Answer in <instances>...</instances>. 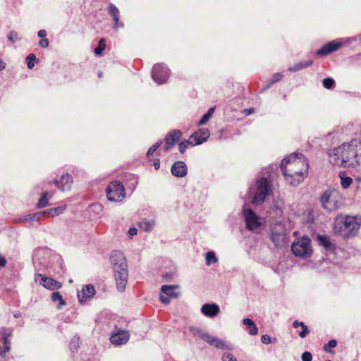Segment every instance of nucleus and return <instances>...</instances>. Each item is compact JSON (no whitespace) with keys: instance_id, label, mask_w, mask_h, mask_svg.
Instances as JSON below:
<instances>
[{"instance_id":"obj_1","label":"nucleus","mask_w":361,"mask_h":361,"mask_svg":"<svg viewBox=\"0 0 361 361\" xmlns=\"http://www.w3.org/2000/svg\"><path fill=\"white\" fill-rule=\"evenodd\" d=\"M329 157L330 163L334 166L355 168L361 164V140H353L333 148L329 150Z\"/></svg>"},{"instance_id":"obj_2","label":"nucleus","mask_w":361,"mask_h":361,"mask_svg":"<svg viewBox=\"0 0 361 361\" xmlns=\"http://www.w3.org/2000/svg\"><path fill=\"white\" fill-rule=\"evenodd\" d=\"M309 164L302 153H293L285 157L280 168L286 180L291 185H298L307 174Z\"/></svg>"},{"instance_id":"obj_3","label":"nucleus","mask_w":361,"mask_h":361,"mask_svg":"<svg viewBox=\"0 0 361 361\" xmlns=\"http://www.w3.org/2000/svg\"><path fill=\"white\" fill-rule=\"evenodd\" d=\"M276 170V165H269L262 169L255 181V192L251 201L253 204H262L266 198L272 194V184Z\"/></svg>"},{"instance_id":"obj_4","label":"nucleus","mask_w":361,"mask_h":361,"mask_svg":"<svg viewBox=\"0 0 361 361\" xmlns=\"http://www.w3.org/2000/svg\"><path fill=\"white\" fill-rule=\"evenodd\" d=\"M109 259L116 288L122 293L126 289L128 279V266L126 257L122 251L114 250L111 252Z\"/></svg>"},{"instance_id":"obj_5","label":"nucleus","mask_w":361,"mask_h":361,"mask_svg":"<svg viewBox=\"0 0 361 361\" xmlns=\"http://www.w3.org/2000/svg\"><path fill=\"white\" fill-rule=\"evenodd\" d=\"M360 226L356 216L340 214L334 220L335 232L344 238L355 235Z\"/></svg>"},{"instance_id":"obj_6","label":"nucleus","mask_w":361,"mask_h":361,"mask_svg":"<svg viewBox=\"0 0 361 361\" xmlns=\"http://www.w3.org/2000/svg\"><path fill=\"white\" fill-rule=\"evenodd\" d=\"M338 191L331 187L324 190L319 198L322 207L328 211L332 212L338 208Z\"/></svg>"},{"instance_id":"obj_7","label":"nucleus","mask_w":361,"mask_h":361,"mask_svg":"<svg viewBox=\"0 0 361 361\" xmlns=\"http://www.w3.org/2000/svg\"><path fill=\"white\" fill-rule=\"evenodd\" d=\"M13 329L2 327L0 329V361H8L11 349V336Z\"/></svg>"},{"instance_id":"obj_8","label":"nucleus","mask_w":361,"mask_h":361,"mask_svg":"<svg viewBox=\"0 0 361 361\" xmlns=\"http://www.w3.org/2000/svg\"><path fill=\"white\" fill-rule=\"evenodd\" d=\"M291 250L295 257L307 258L312 253L311 240L309 237L304 235L291 245Z\"/></svg>"},{"instance_id":"obj_9","label":"nucleus","mask_w":361,"mask_h":361,"mask_svg":"<svg viewBox=\"0 0 361 361\" xmlns=\"http://www.w3.org/2000/svg\"><path fill=\"white\" fill-rule=\"evenodd\" d=\"M209 136L210 131L208 128H202L198 129L194 132L188 140H182V153L188 146L194 147L205 142L207 141Z\"/></svg>"},{"instance_id":"obj_10","label":"nucleus","mask_w":361,"mask_h":361,"mask_svg":"<svg viewBox=\"0 0 361 361\" xmlns=\"http://www.w3.org/2000/svg\"><path fill=\"white\" fill-rule=\"evenodd\" d=\"M106 197L111 202H120L126 196L123 183L118 180L111 182L106 188Z\"/></svg>"},{"instance_id":"obj_11","label":"nucleus","mask_w":361,"mask_h":361,"mask_svg":"<svg viewBox=\"0 0 361 361\" xmlns=\"http://www.w3.org/2000/svg\"><path fill=\"white\" fill-rule=\"evenodd\" d=\"M243 214L245 221L246 228L252 232H258L260 230L262 223L257 214L250 208L243 209Z\"/></svg>"},{"instance_id":"obj_12","label":"nucleus","mask_w":361,"mask_h":361,"mask_svg":"<svg viewBox=\"0 0 361 361\" xmlns=\"http://www.w3.org/2000/svg\"><path fill=\"white\" fill-rule=\"evenodd\" d=\"M286 229L283 224H276L271 227L270 238L276 247L283 245L286 243Z\"/></svg>"},{"instance_id":"obj_13","label":"nucleus","mask_w":361,"mask_h":361,"mask_svg":"<svg viewBox=\"0 0 361 361\" xmlns=\"http://www.w3.org/2000/svg\"><path fill=\"white\" fill-rule=\"evenodd\" d=\"M169 72V69L164 63H157L152 68V78L157 85H162L168 80Z\"/></svg>"},{"instance_id":"obj_14","label":"nucleus","mask_w":361,"mask_h":361,"mask_svg":"<svg viewBox=\"0 0 361 361\" xmlns=\"http://www.w3.org/2000/svg\"><path fill=\"white\" fill-rule=\"evenodd\" d=\"M348 39H337L326 43L315 51V55L319 57L326 56L338 50L348 41Z\"/></svg>"},{"instance_id":"obj_15","label":"nucleus","mask_w":361,"mask_h":361,"mask_svg":"<svg viewBox=\"0 0 361 361\" xmlns=\"http://www.w3.org/2000/svg\"><path fill=\"white\" fill-rule=\"evenodd\" d=\"M35 280L36 282H39L41 286L50 290H58L61 288V283L59 281L42 274H36L35 275Z\"/></svg>"},{"instance_id":"obj_16","label":"nucleus","mask_w":361,"mask_h":361,"mask_svg":"<svg viewBox=\"0 0 361 361\" xmlns=\"http://www.w3.org/2000/svg\"><path fill=\"white\" fill-rule=\"evenodd\" d=\"M178 285H163L161 287L159 299L162 303L169 304L171 298L178 297V294L174 293V290L178 288Z\"/></svg>"},{"instance_id":"obj_17","label":"nucleus","mask_w":361,"mask_h":361,"mask_svg":"<svg viewBox=\"0 0 361 361\" xmlns=\"http://www.w3.org/2000/svg\"><path fill=\"white\" fill-rule=\"evenodd\" d=\"M165 145L164 146L165 151H169L171 149L172 147H173L176 144H178L179 146V150L180 151V142L178 143L179 140H180V130H172L169 132L164 138Z\"/></svg>"},{"instance_id":"obj_18","label":"nucleus","mask_w":361,"mask_h":361,"mask_svg":"<svg viewBox=\"0 0 361 361\" xmlns=\"http://www.w3.org/2000/svg\"><path fill=\"white\" fill-rule=\"evenodd\" d=\"M129 338L130 334L128 331L119 330L111 334L110 341L114 345H121L126 343Z\"/></svg>"},{"instance_id":"obj_19","label":"nucleus","mask_w":361,"mask_h":361,"mask_svg":"<svg viewBox=\"0 0 361 361\" xmlns=\"http://www.w3.org/2000/svg\"><path fill=\"white\" fill-rule=\"evenodd\" d=\"M95 288L93 285L87 284L82 287L81 291L78 293V299L80 304L85 303L95 295Z\"/></svg>"},{"instance_id":"obj_20","label":"nucleus","mask_w":361,"mask_h":361,"mask_svg":"<svg viewBox=\"0 0 361 361\" xmlns=\"http://www.w3.org/2000/svg\"><path fill=\"white\" fill-rule=\"evenodd\" d=\"M108 13L114 20L113 27L115 30L124 27V23L120 20V11L114 4L109 5Z\"/></svg>"},{"instance_id":"obj_21","label":"nucleus","mask_w":361,"mask_h":361,"mask_svg":"<svg viewBox=\"0 0 361 361\" xmlns=\"http://www.w3.org/2000/svg\"><path fill=\"white\" fill-rule=\"evenodd\" d=\"M200 311L205 317L214 318L220 312V308L216 303H205L201 307Z\"/></svg>"},{"instance_id":"obj_22","label":"nucleus","mask_w":361,"mask_h":361,"mask_svg":"<svg viewBox=\"0 0 361 361\" xmlns=\"http://www.w3.org/2000/svg\"><path fill=\"white\" fill-rule=\"evenodd\" d=\"M207 343L217 349L228 350H231L233 349V346L231 343H226L223 340L212 335H209V338L207 339Z\"/></svg>"},{"instance_id":"obj_23","label":"nucleus","mask_w":361,"mask_h":361,"mask_svg":"<svg viewBox=\"0 0 361 361\" xmlns=\"http://www.w3.org/2000/svg\"><path fill=\"white\" fill-rule=\"evenodd\" d=\"M317 240L319 245L322 246L326 252H335L336 245L331 242L329 236L326 235H318Z\"/></svg>"},{"instance_id":"obj_24","label":"nucleus","mask_w":361,"mask_h":361,"mask_svg":"<svg viewBox=\"0 0 361 361\" xmlns=\"http://www.w3.org/2000/svg\"><path fill=\"white\" fill-rule=\"evenodd\" d=\"M71 183V176L68 173L62 175L60 180H55L56 187L61 191L70 190Z\"/></svg>"},{"instance_id":"obj_25","label":"nucleus","mask_w":361,"mask_h":361,"mask_svg":"<svg viewBox=\"0 0 361 361\" xmlns=\"http://www.w3.org/2000/svg\"><path fill=\"white\" fill-rule=\"evenodd\" d=\"M45 219H44V212L43 211L35 212L32 214H29L27 215L23 216L20 221H29V222H33L37 221H41Z\"/></svg>"},{"instance_id":"obj_26","label":"nucleus","mask_w":361,"mask_h":361,"mask_svg":"<svg viewBox=\"0 0 361 361\" xmlns=\"http://www.w3.org/2000/svg\"><path fill=\"white\" fill-rule=\"evenodd\" d=\"M66 209V205H61L44 210L43 212H44V219H47L50 216H56L59 214H61L62 213H63Z\"/></svg>"},{"instance_id":"obj_27","label":"nucleus","mask_w":361,"mask_h":361,"mask_svg":"<svg viewBox=\"0 0 361 361\" xmlns=\"http://www.w3.org/2000/svg\"><path fill=\"white\" fill-rule=\"evenodd\" d=\"M313 64L312 60H307V61H300L297 63H295L294 66L288 67V71L290 72H298L301 70L305 69L310 66H311Z\"/></svg>"},{"instance_id":"obj_28","label":"nucleus","mask_w":361,"mask_h":361,"mask_svg":"<svg viewBox=\"0 0 361 361\" xmlns=\"http://www.w3.org/2000/svg\"><path fill=\"white\" fill-rule=\"evenodd\" d=\"M52 197V193L49 191L42 192L40 197L37 203V207L42 209L46 207L49 203V198Z\"/></svg>"},{"instance_id":"obj_29","label":"nucleus","mask_w":361,"mask_h":361,"mask_svg":"<svg viewBox=\"0 0 361 361\" xmlns=\"http://www.w3.org/2000/svg\"><path fill=\"white\" fill-rule=\"evenodd\" d=\"M51 301L54 302H58V305L56 306V308L58 310H61L62 308V307H63L66 305V302L63 299L62 295L58 291L53 292L51 294Z\"/></svg>"},{"instance_id":"obj_30","label":"nucleus","mask_w":361,"mask_h":361,"mask_svg":"<svg viewBox=\"0 0 361 361\" xmlns=\"http://www.w3.org/2000/svg\"><path fill=\"white\" fill-rule=\"evenodd\" d=\"M243 324L247 327L250 335L255 336L258 334V328L252 319L250 318H245L243 320Z\"/></svg>"},{"instance_id":"obj_31","label":"nucleus","mask_w":361,"mask_h":361,"mask_svg":"<svg viewBox=\"0 0 361 361\" xmlns=\"http://www.w3.org/2000/svg\"><path fill=\"white\" fill-rule=\"evenodd\" d=\"M155 222L154 220L142 219L139 223L140 228L147 232L151 231L154 227Z\"/></svg>"},{"instance_id":"obj_32","label":"nucleus","mask_w":361,"mask_h":361,"mask_svg":"<svg viewBox=\"0 0 361 361\" xmlns=\"http://www.w3.org/2000/svg\"><path fill=\"white\" fill-rule=\"evenodd\" d=\"M339 177L341 178V185L343 189L348 188L353 183V178L345 176L343 173H340Z\"/></svg>"},{"instance_id":"obj_33","label":"nucleus","mask_w":361,"mask_h":361,"mask_svg":"<svg viewBox=\"0 0 361 361\" xmlns=\"http://www.w3.org/2000/svg\"><path fill=\"white\" fill-rule=\"evenodd\" d=\"M106 48V40L104 38H102L99 40L98 45L94 48V53L97 56H102L103 51Z\"/></svg>"},{"instance_id":"obj_34","label":"nucleus","mask_w":361,"mask_h":361,"mask_svg":"<svg viewBox=\"0 0 361 361\" xmlns=\"http://www.w3.org/2000/svg\"><path fill=\"white\" fill-rule=\"evenodd\" d=\"M191 332L195 335L197 336L200 338H201L202 340H204L205 342H207V339L209 338V334L204 332L201 329L196 328V327H191L190 329Z\"/></svg>"},{"instance_id":"obj_35","label":"nucleus","mask_w":361,"mask_h":361,"mask_svg":"<svg viewBox=\"0 0 361 361\" xmlns=\"http://www.w3.org/2000/svg\"><path fill=\"white\" fill-rule=\"evenodd\" d=\"M206 264L207 266L212 264L216 263L218 261V258L216 257L214 251H209L205 255Z\"/></svg>"},{"instance_id":"obj_36","label":"nucleus","mask_w":361,"mask_h":361,"mask_svg":"<svg viewBox=\"0 0 361 361\" xmlns=\"http://www.w3.org/2000/svg\"><path fill=\"white\" fill-rule=\"evenodd\" d=\"M171 171L173 176L180 177V161H177L172 165Z\"/></svg>"},{"instance_id":"obj_37","label":"nucleus","mask_w":361,"mask_h":361,"mask_svg":"<svg viewBox=\"0 0 361 361\" xmlns=\"http://www.w3.org/2000/svg\"><path fill=\"white\" fill-rule=\"evenodd\" d=\"M80 344V337L75 336L70 343V349L72 353H74L78 350Z\"/></svg>"},{"instance_id":"obj_38","label":"nucleus","mask_w":361,"mask_h":361,"mask_svg":"<svg viewBox=\"0 0 361 361\" xmlns=\"http://www.w3.org/2000/svg\"><path fill=\"white\" fill-rule=\"evenodd\" d=\"M323 86L328 90H331L335 87V80L332 78H325L322 80Z\"/></svg>"},{"instance_id":"obj_39","label":"nucleus","mask_w":361,"mask_h":361,"mask_svg":"<svg viewBox=\"0 0 361 361\" xmlns=\"http://www.w3.org/2000/svg\"><path fill=\"white\" fill-rule=\"evenodd\" d=\"M337 345V341L335 339L330 340L327 343L324 345V350L327 353H334L331 348L336 347Z\"/></svg>"},{"instance_id":"obj_40","label":"nucleus","mask_w":361,"mask_h":361,"mask_svg":"<svg viewBox=\"0 0 361 361\" xmlns=\"http://www.w3.org/2000/svg\"><path fill=\"white\" fill-rule=\"evenodd\" d=\"M36 61V56L34 54H30L26 57V63L29 69L33 68L35 66V61Z\"/></svg>"},{"instance_id":"obj_41","label":"nucleus","mask_w":361,"mask_h":361,"mask_svg":"<svg viewBox=\"0 0 361 361\" xmlns=\"http://www.w3.org/2000/svg\"><path fill=\"white\" fill-rule=\"evenodd\" d=\"M163 143V140H159L155 144H154L147 151V157H150L153 154L157 151V149L161 146Z\"/></svg>"},{"instance_id":"obj_42","label":"nucleus","mask_w":361,"mask_h":361,"mask_svg":"<svg viewBox=\"0 0 361 361\" xmlns=\"http://www.w3.org/2000/svg\"><path fill=\"white\" fill-rule=\"evenodd\" d=\"M161 277L162 278V281L169 282L171 281L173 277V273L171 271L162 272L161 274Z\"/></svg>"},{"instance_id":"obj_43","label":"nucleus","mask_w":361,"mask_h":361,"mask_svg":"<svg viewBox=\"0 0 361 361\" xmlns=\"http://www.w3.org/2000/svg\"><path fill=\"white\" fill-rule=\"evenodd\" d=\"M7 37H8V41H10V42H13V43H14V42H17V41H18V40H19L18 35V33H17L16 31H14V30L11 31V32L8 33V35Z\"/></svg>"},{"instance_id":"obj_44","label":"nucleus","mask_w":361,"mask_h":361,"mask_svg":"<svg viewBox=\"0 0 361 361\" xmlns=\"http://www.w3.org/2000/svg\"><path fill=\"white\" fill-rule=\"evenodd\" d=\"M212 116H210L209 114L205 113L202 116L201 119L198 121L197 125L198 126H203L206 124L209 120L211 118Z\"/></svg>"},{"instance_id":"obj_45","label":"nucleus","mask_w":361,"mask_h":361,"mask_svg":"<svg viewBox=\"0 0 361 361\" xmlns=\"http://www.w3.org/2000/svg\"><path fill=\"white\" fill-rule=\"evenodd\" d=\"M302 361H312V355L309 351H305L302 354L301 356Z\"/></svg>"},{"instance_id":"obj_46","label":"nucleus","mask_w":361,"mask_h":361,"mask_svg":"<svg viewBox=\"0 0 361 361\" xmlns=\"http://www.w3.org/2000/svg\"><path fill=\"white\" fill-rule=\"evenodd\" d=\"M283 77V75L281 73H276L274 74L271 78V84H274L279 81H280Z\"/></svg>"},{"instance_id":"obj_47","label":"nucleus","mask_w":361,"mask_h":361,"mask_svg":"<svg viewBox=\"0 0 361 361\" xmlns=\"http://www.w3.org/2000/svg\"><path fill=\"white\" fill-rule=\"evenodd\" d=\"M222 361H237V360L232 354L224 353L222 355Z\"/></svg>"},{"instance_id":"obj_48","label":"nucleus","mask_w":361,"mask_h":361,"mask_svg":"<svg viewBox=\"0 0 361 361\" xmlns=\"http://www.w3.org/2000/svg\"><path fill=\"white\" fill-rule=\"evenodd\" d=\"M261 341L264 344H269L272 342V339L270 336L264 334L261 336Z\"/></svg>"},{"instance_id":"obj_49","label":"nucleus","mask_w":361,"mask_h":361,"mask_svg":"<svg viewBox=\"0 0 361 361\" xmlns=\"http://www.w3.org/2000/svg\"><path fill=\"white\" fill-rule=\"evenodd\" d=\"M49 41L47 38H43L39 41V46L41 48H43V49L47 48L49 47Z\"/></svg>"},{"instance_id":"obj_50","label":"nucleus","mask_w":361,"mask_h":361,"mask_svg":"<svg viewBox=\"0 0 361 361\" xmlns=\"http://www.w3.org/2000/svg\"><path fill=\"white\" fill-rule=\"evenodd\" d=\"M309 332H310V331H309L307 326L305 324L302 327V330L299 332V336L300 338H305L309 334Z\"/></svg>"},{"instance_id":"obj_51","label":"nucleus","mask_w":361,"mask_h":361,"mask_svg":"<svg viewBox=\"0 0 361 361\" xmlns=\"http://www.w3.org/2000/svg\"><path fill=\"white\" fill-rule=\"evenodd\" d=\"M90 208L92 209H94V211H96L97 212H102V207L101 204H92Z\"/></svg>"},{"instance_id":"obj_52","label":"nucleus","mask_w":361,"mask_h":361,"mask_svg":"<svg viewBox=\"0 0 361 361\" xmlns=\"http://www.w3.org/2000/svg\"><path fill=\"white\" fill-rule=\"evenodd\" d=\"M137 233V230L136 228L135 227H131L128 229V234L130 235V236H133V235H135Z\"/></svg>"},{"instance_id":"obj_53","label":"nucleus","mask_w":361,"mask_h":361,"mask_svg":"<svg viewBox=\"0 0 361 361\" xmlns=\"http://www.w3.org/2000/svg\"><path fill=\"white\" fill-rule=\"evenodd\" d=\"M47 33L45 30H40L37 32V36L41 39L46 38Z\"/></svg>"},{"instance_id":"obj_54","label":"nucleus","mask_w":361,"mask_h":361,"mask_svg":"<svg viewBox=\"0 0 361 361\" xmlns=\"http://www.w3.org/2000/svg\"><path fill=\"white\" fill-rule=\"evenodd\" d=\"M188 173V168L185 162L182 161V177L185 176Z\"/></svg>"},{"instance_id":"obj_55","label":"nucleus","mask_w":361,"mask_h":361,"mask_svg":"<svg viewBox=\"0 0 361 361\" xmlns=\"http://www.w3.org/2000/svg\"><path fill=\"white\" fill-rule=\"evenodd\" d=\"M305 325V324L302 322H298V320H295L293 323V326L295 329L298 328L299 326L302 327Z\"/></svg>"},{"instance_id":"obj_56","label":"nucleus","mask_w":361,"mask_h":361,"mask_svg":"<svg viewBox=\"0 0 361 361\" xmlns=\"http://www.w3.org/2000/svg\"><path fill=\"white\" fill-rule=\"evenodd\" d=\"M6 264L5 257L0 255V267H4Z\"/></svg>"},{"instance_id":"obj_57","label":"nucleus","mask_w":361,"mask_h":361,"mask_svg":"<svg viewBox=\"0 0 361 361\" xmlns=\"http://www.w3.org/2000/svg\"><path fill=\"white\" fill-rule=\"evenodd\" d=\"M154 166L156 170L159 169L160 167V161L159 159H156L154 161Z\"/></svg>"},{"instance_id":"obj_58","label":"nucleus","mask_w":361,"mask_h":361,"mask_svg":"<svg viewBox=\"0 0 361 361\" xmlns=\"http://www.w3.org/2000/svg\"><path fill=\"white\" fill-rule=\"evenodd\" d=\"M215 111V106H212L210 107L207 111L206 112L207 114H209L210 116H212L214 112Z\"/></svg>"},{"instance_id":"obj_59","label":"nucleus","mask_w":361,"mask_h":361,"mask_svg":"<svg viewBox=\"0 0 361 361\" xmlns=\"http://www.w3.org/2000/svg\"><path fill=\"white\" fill-rule=\"evenodd\" d=\"M274 84H271V82L270 81L267 85H266L263 88L262 90H266L270 88Z\"/></svg>"},{"instance_id":"obj_60","label":"nucleus","mask_w":361,"mask_h":361,"mask_svg":"<svg viewBox=\"0 0 361 361\" xmlns=\"http://www.w3.org/2000/svg\"><path fill=\"white\" fill-rule=\"evenodd\" d=\"M245 112H247V115H250L251 114H252L254 112V109L250 108V109H247L245 110Z\"/></svg>"},{"instance_id":"obj_61","label":"nucleus","mask_w":361,"mask_h":361,"mask_svg":"<svg viewBox=\"0 0 361 361\" xmlns=\"http://www.w3.org/2000/svg\"><path fill=\"white\" fill-rule=\"evenodd\" d=\"M5 68V63L0 59V71Z\"/></svg>"},{"instance_id":"obj_62","label":"nucleus","mask_w":361,"mask_h":361,"mask_svg":"<svg viewBox=\"0 0 361 361\" xmlns=\"http://www.w3.org/2000/svg\"><path fill=\"white\" fill-rule=\"evenodd\" d=\"M13 316L15 318H19L21 317V314L20 312H17V313L14 314Z\"/></svg>"},{"instance_id":"obj_63","label":"nucleus","mask_w":361,"mask_h":361,"mask_svg":"<svg viewBox=\"0 0 361 361\" xmlns=\"http://www.w3.org/2000/svg\"><path fill=\"white\" fill-rule=\"evenodd\" d=\"M102 72H99L98 73V76L100 78V77H102Z\"/></svg>"},{"instance_id":"obj_64","label":"nucleus","mask_w":361,"mask_h":361,"mask_svg":"<svg viewBox=\"0 0 361 361\" xmlns=\"http://www.w3.org/2000/svg\"><path fill=\"white\" fill-rule=\"evenodd\" d=\"M326 361H331V360H326Z\"/></svg>"}]
</instances>
